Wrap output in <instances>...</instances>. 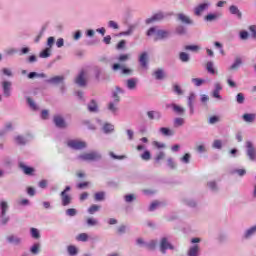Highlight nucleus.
<instances>
[{
  "instance_id": "1",
  "label": "nucleus",
  "mask_w": 256,
  "mask_h": 256,
  "mask_svg": "<svg viewBox=\"0 0 256 256\" xmlns=\"http://www.w3.org/2000/svg\"><path fill=\"white\" fill-rule=\"evenodd\" d=\"M79 159H82V161H99L101 154L97 152L84 153L79 156Z\"/></svg>"
},
{
  "instance_id": "2",
  "label": "nucleus",
  "mask_w": 256,
  "mask_h": 256,
  "mask_svg": "<svg viewBox=\"0 0 256 256\" xmlns=\"http://www.w3.org/2000/svg\"><path fill=\"white\" fill-rule=\"evenodd\" d=\"M68 147H70L71 149H85L87 147V144L83 141H79V140H69L67 142Z\"/></svg>"
},
{
  "instance_id": "3",
  "label": "nucleus",
  "mask_w": 256,
  "mask_h": 256,
  "mask_svg": "<svg viewBox=\"0 0 256 256\" xmlns=\"http://www.w3.org/2000/svg\"><path fill=\"white\" fill-rule=\"evenodd\" d=\"M167 249L173 250V244L169 243V240L167 238H162L160 241V251L165 255L167 253Z\"/></svg>"
},
{
  "instance_id": "4",
  "label": "nucleus",
  "mask_w": 256,
  "mask_h": 256,
  "mask_svg": "<svg viewBox=\"0 0 256 256\" xmlns=\"http://www.w3.org/2000/svg\"><path fill=\"white\" fill-rule=\"evenodd\" d=\"M246 147H247V155L250 161H256V151H255V147H253V143H251V141L246 142Z\"/></svg>"
},
{
  "instance_id": "5",
  "label": "nucleus",
  "mask_w": 256,
  "mask_h": 256,
  "mask_svg": "<svg viewBox=\"0 0 256 256\" xmlns=\"http://www.w3.org/2000/svg\"><path fill=\"white\" fill-rule=\"evenodd\" d=\"M76 85L79 87H85L87 85V79L85 78V70H81L79 75L75 79Z\"/></svg>"
},
{
  "instance_id": "6",
  "label": "nucleus",
  "mask_w": 256,
  "mask_h": 256,
  "mask_svg": "<svg viewBox=\"0 0 256 256\" xmlns=\"http://www.w3.org/2000/svg\"><path fill=\"white\" fill-rule=\"evenodd\" d=\"M18 167L23 171L24 175H33L35 173V168L27 166L25 162H19Z\"/></svg>"
},
{
  "instance_id": "7",
  "label": "nucleus",
  "mask_w": 256,
  "mask_h": 256,
  "mask_svg": "<svg viewBox=\"0 0 256 256\" xmlns=\"http://www.w3.org/2000/svg\"><path fill=\"white\" fill-rule=\"evenodd\" d=\"M2 89L5 97H11V82L4 81L2 82Z\"/></svg>"
},
{
  "instance_id": "8",
  "label": "nucleus",
  "mask_w": 256,
  "mask_h": 256,
  "mask_svg": "<svg viewBox=\"0 0 256 256\" xmlns=\"http://www.w3.org/2000/svg\"><path fill=\"white\" fill-rule=\"evenodd\" d=\"M54 123L56 127H59L60 129H65V127H67V124L65 123V119H63L59 115L54 116Z\"/></svg>"
},
{
  "instance_id": "9",
  "label": "nucleus",
  "mask_w": 256,
  "mask_h": 256,
  "mask_svg": "<svg viewBox=\"0 0 256 256\" xmlns=\"http://www.w3.org/2000/svg\"><path fill=\"white\" fill-rule=\"evenodd\" d=\"M164 15L161 12H158L156 14H154L151 18L146 19V23L147 25H149L150 23H155V21H161L164 19Z\"/></svg>"
},
{
  "instance_id": "10",
  "label": "nucleus",
  "mask_w": 256,
  "mask_h": 256,
  "mask_svg": "<svg viewBox=\"0 0 256 256\" xmlns=\"http://www.w3.org/2000/svg\"><path fill=\"white\" fill-rule=\"evenodd\" d=\"M169 37V32L165 30H158L155 34L154 41H159L161 39H167Z\"/></svg>"
},
{
  "instance_id": "11",
  "label": "nucleus",
  "mask_w": 256,
  "mask_h": 256,
  "mask_svg": "<svg viewBox=\"0 0 256 256\" xmlns=\"http://www.w3.org/2000/svg\"><path fill=\"white\" fill-rule=\"evenodd\" d=\"M243 121L245 123H255L256 114L255 113H245L242 115Z\"/></svg>"
},
{
  "instance_id": "12",
  "label": "nucleus",
  "mask_w": 256,
  "mask_h": 256,
  "mask_svg": "<svg viewBox=\"0 0 256 256\" xmlns=\"http://www.w3.org/2000/svg\"><path fill=\"white\" fill-rule=\"evenodd\" d=\"M61 199H62V205L63 207H67V205L71 204V196L65 193V191H62L61 194Z\"/></svg>"
},
{
  "instance_id": "13",
  "label": "nucleus",
  "mask_w": 256,
  "mask_h": 256,
  "mask_svg": "<svg viewBox=\"0 0 256 256\" xmlns=\"http://www.w3.org/2000/svg\"><path fill=\"white\" fill-rule=\"evenodd\" d=\"M206 9H209V3L199 4L195 8V15H197V16L201 15V13H203V11H205Z\"/></svg>"
},
{
  "instance_id": "14",
  "label": "nucleus",
  "mask_w": 256,
  "mask_h": 256,
  "mask_svg": "<svg viewBox=\"0 0 256 256\" xmlns=\"http://www.w3.org/2000/svg\"><path fill=\"white\" fill-rule=\"evenodd\" d=\"M147 115H148V119H150L151 121H153V119H156L157 121L161 119V112L159 111H148Z\"/></svg>"
},
{
  "instance_id": "15",
  "label": "nucleus",
  "mask_w": 256,
  "mask_h": 256,
  "mask_svg": "<svg viewBox=\"0 0 256 256\" xmlns=\"http://www.w3.org/2000/svg\"><path fill=\"white\" fill-rule=\"evenodd\" d=\"M193 101H195V94L190 93L188 96V106L190 108V115H193L195 113V109L193 108Z\"/></svg>"
},
{
  "instance_id": "16",
  "label": "nucleus",
  "mask_w": 256,
  "mask_h": 256,
  "mask_svg": "<svg viewBox=\"0 0 256 256\" xmlns=\"http://www.w3.org/2000/svg\"><path fill=\"white\" fill-rule=\"evenodd\" d=\"M178 19L179 21H181L182 23H185L186 25H191L193 23V21H191V18H189L183 13L178 14Z\"/></svg>"
},
{
  "instance_id": "17",
  "label": "nucleus",
  "mask_w": 256,
  "mask_h": 256,
  "mask_svg": "<svg viewBox=\"0 0 256 256\" xmlns=\"http://www.w3.org/2000/svg\"><path fill=\"white\" fill-rule=\"evenodd\" d=\"M170 107H172L173 111L177 113L178 115H183L185 113V108L177 105V104H171Z\"/></svg>"
},
{
  "instance_id": "18",
  "label": "nucleus",
  "mask_w": 256,
  "mask_h": 256,
  "mask_svg": "<svg viewBox=\"0 0 256 256\" xmlns=\"http://www.w3.org/2000/svg\"><path fill=\"white\" fill-rule=\"evenodd\" d=\"M188 256H199V245L192 246L188 251Z\"/></svg>"
},
{
  "instance_id": "19",
  "label": "nucleus",
  "mask_w": 256,
  "mask_h": 256,
  "mask_svg": "<svg viewBox=\"0 0 256 256\" xmlns=\"http://www.w3.org/2000/svg\"><path fill=\"white\" fill-rule=\"evenodd\" d=\"M229 11L232 15H237L238 19H241L242 14L241 11H239V8H237V6H230Z\"/></svg>"
},
{
  "instance_id": "20",
  "label": "nucleus",
  "mask_w": 256,
  "mask_h": 256,
  "mask_svg": "<svg viewBox=\"0 0 256 256\" xmlns=\"http://www.w3.org/2000/svg\"><path fill=\"white\" fill-rule=\"evenodd\" d=\"M242 63H243V61L241 60V57H237L235 59V62L230 66V69L232 71H235L236 69H239V67H241Z\"/></svg>"
},
{
  "instance_id": "21",
  "label": "nucleus",
  "mask_w": 256,
  "mask_h": 256,
  "mask_svg": "<svg viewBox=\"0 0 256 256\" xmlns=\"http://www.w3.org/2000/svg\"><path fill=\"white\" fill-rule=\"evenodd\" d=\"M0 209H1L2 217H5V215H7V209H9V205L7 204L6 201H2L0 203Z\"/></svg>"
},
{
  "instance_id": "22",
  "label": "nucleus",
  "mask_w": 256,
  "mask_h": 256,
  "mask_svg": "<svg viewBox=\"0 0 256 256\" xmlns=\"http://www.w3.org/2000/svg\"><path fill=\"white\" fill-rule=\"evenodd\" d=\"M128 89H135L137 87V79L131 78L126 81Z\"/></svg>"
},
{
  "instance_id": "23",
  "label": "nucleus",
  "mask_w": 256,
  "mask_h": 256,
  "mask_svg": "<svg viewBox=\"0 0 256 256\" xmlns=\"http://www.w3.org/2000/svg\"><path fill=\"white\" fill-rule=\"evenodd\" d=\"M88 110L90 111V113H97L98 106H97V102H95V100H92L90 102V104L88 105Z\"/></svg>"
},
{
  "instance_id": "24",
  "label": "nucleus",
  "mask_w": 256,
  "mask_h": 256,
  "mask_svg": "<svg viewBox=\"0 0 256 256\" xmlns=\"http://www.w3.org/2000/svg\"><path fill=\"white\" fill-rule=\"evenodd\" d=\"M139 61H140L141 67H147V53L146 52H144L140 55Z\"/></svg>"
},
{
  "instance_id": "25",
  "label": "nucleus",
  "mask_w": 256,
  "mask_h": 256,
  "mask_svg": "<svg viewBox=\"0 0 256 256\" xmlns=\"http://www.w3.org/2000/svg\"><path fill=\"white\" fill-rule=\"evenodd\" d=\"M206 70L211 75H215L216 71H215V68L213 67V62L209 61L206 63Z\"/></svg>"
},
{
  "instance_id": "26",
  "label": "nucleus",
  "mask_w": 256,
  "mask_h": 256,
  "mask_svg": "<svg viewBox=\"0 0 256 256\" xmlns=\"http://www.w3.org/2000/svg\"><path fill=\"white\" fill-rule=\"evenodd\" d=\"M101 209V206L93 204L89 209H88V213L90 215H94L95 213H97V211H99Z\"/></svg>"
},
{
  "instance_id": "27",
  "label": "nucleus",
  "mask_w": 256,
  "mask_h": 256,
  "mask_svg": "<svg viewBox=\"0 0 256 256\" xmlns=\"http://www.w3.org/2000/svg\"><path fill=\"white\" fill-rule=\"evenodd\" d=\"M15 142L17 143V145H26L27 140L25 139V137L19 135L15 137Z\"/></svg>"
},
{
  "instance_id": "28",
  "label": "nucleus",
  "mask_w": 256,
  "mask_h": 256,
  "mask_svg": "<svg viewBox=\"0 0 256 256\" xmlns=\"http://www.w3.org/2000/svg\"><path fill=\"white\" fill-rule=\"evenodd\" d=\"M65 78L63 76H55L48 80V83H61Z\"/></svg>"
},
{
  "instance_id": "29",
  "label": "nucleus",
  "mask_w": 256,
  "mask_h": 256,
  "mask_svg": "<svg viewBox=\"0 0 256 256\" xmlns=\"http://www.w3.org/2000/svg\"><path fill=\"white\" fill-rule=\"evenodd\" d=\"M160 133H162V135H165L166 137L174 135L173 131H171L169 128H165V127L160 128Z\"/></svg>"
},
{
  "instance_id": "30",
  "label": "nucleus",
  "mask_w": 256,
  "mask_h": 256,
  "mask_svg": "<svg viewBox=\"0 0 256 256\" xmlns=\"http://www.w3.org/2000/svg\"><path fill=\"white\" fill-rule=\"evenodd\" d=\"M140 157L143 161H149L151 160V152L149 150H145Z\"/></svg>"
},
{
  "instance_id": "31",
  "label": "nucleus",
  "mask_w": 256,
  "mask_h": 256,
  "mask_svg": "<svg viewBox=\"0 0 256 256\" xmlns=\"http://www.w3.org/2000/svg\"><path fill=\"white\" fill-rule=\"evenodd\" d=\"M179 59L180 61H182V63H187L189 61V54H187L186 52H181L179 54Z\"/></svg>"
},
{
  "instance_id": "32",
  "label": "nucleus",
  "mask_w": 256,
  "mask_h": 256,
  "mask_svg": "<svg viewBox=\"0 0 256 256\" xmlns=\"http://www.w3.org/2000/svg\"><path fill=\"white\" fill-rule=\"evenodd\" d=\"M67 250H68L69 255H71V256H75L78 253L77 247H75L73 245L68 246Z\"/></svg>"
},
{
  "instance_id": "33",
  "label": "nucleus",
  "mask_w": 256,
  "mask_h": 256,
  "mask_svg": "<svg viewBox=\"0 0 256 256\" xmlns=\"http://www.w3.org/2000/svg\"><path fill=\"white\" fill-rule=\"evenodd\" d=\"M154 75H155L156 79H158V80H161V79H163L165 77V73L163 72L162 69L156 70L154 72Z\"/></svg>"
},
{
  "instance_id": "34",
  "label": "nucleus",
  "mask_w": 256,
  "mask_h": 256,
  "mask_svg": "<svg viewBox=\"0 0 256 256\" xmlns=\"http://www.w3.org/2000/svg\"><path fill=\"white\" fill-rule=\"evenodd\" d=\"M116 91L117 92H114L113 97H114L115 103H119V101H121V98H119L118 93H123V91L119 87L116 88Z\"/></svg>"
},
{
  "instance_id": "35",
  "label": "nucleus",
  "mask_w": 256,
  "mask_h": 256,
  "mask_svg": "<svg viewBox=\"0 0 256 256\" xmlns=\"http://www.w3.org/2000/svg\"><path fill=\"white\" fill-rule=\"evenodd\" d=\"M95 201H103L105 199V192H98L94 195Z\"/></svg>"
},
{
  "instance_id": "36",
  "label": "nucleus",
  "mask_w": 256,
  "mask_h": 256,
  "mask_svg": "<svg viewBox=\"0 0 256 256\" xmlns=\"http://www.w3.org/2000/svg\"><path fill=\"white\" fill-rule=\"evenodd\" d=\"M199 49L200 48L197 45H187V46H185L186 51H193L195 53H197V51H199Z\"/></svg>"
},
{
  "instance_id": "37",
  "label": "nucleus",
  "mask_w": 256,
  "mask_h": 256,
  "mask_svg": "<svg viewBox=\"0 0 256 256\" xmlns=\"http://www.w3.org/2000/svg\"><path fill=\"white\" fill-rule=\"evenodd\" d=\"M146 247L149 251H155V248L157 247V242L155 240H152L146 245Z\"/></svg>"
},
{
  "instance_id": "38",
  "label": "nucleus",
  "mask_w": 256,
  "mask_h": 256,
  "mask_svg": "<svg viewBox=\"0 0 256 256\" xmlns=\"http://www.w3.org/2000/svg\"><path fill=\"white\" fill-rule=\"evenodd\" d=\"M129 57H130L129 54H121L118 57V61H119V63H125V61H129Z\"/></svg>"
},
{
  "instance_id": "39",
  "label": "nucleus",
  "mask_w": 256,
  "mask_h": 256,
  "mask_svg": "<svg viewBox=\"0 0 256 256\" xmlns=\"http://www.w3.org/2000/svg\"><path fill=\"white\" fill-rule=\"evenodd\" d=\"M77 241H87L89 239V235H87V233H81L77 236Z\"/></svg>"
},
{
  "instance_id": "40",
  "label": "nucleus",
  "mask_w": 256,
  "mask_h": 256,
  "mask_svg": "<svg viewBox=\"0 0 256 256\" xmlns=\"http://www.w3.org/2000/svg\"><path fill=\"white\" fill-rule=\"evenodd\" d=\"M192 83H194L196 85V87H201V85H203V83H205V80H203L201 78H193Z\"/></svg>"
},
{
  "instance_id": "41",
  "label": "nucleus",
  "mask_w": 256,
  "mask_h": 256,
  "mask_svg": "<svg viewBox=\"0 0 256 256\" xmlns=\"http://www.w3.org/2000/svg\"><path fill=\"white\" fill-rule=\"evenodd\" d=\"M31 236L34 239H39V237H41V234H39V230H37V228H31Z\"/></svg>"
},
{
  "instance_id": "42",
  "label": "nucleus",
  "mask_w": 256,
  "mask_h": 256,
  "mask_svg": "<svg viewBox=\"0 0 256 256\" xmlns=\"http://www.w3.org/2000/svg\"><path fill=\"white\" fill-rule=\"evenodd\" d=\"M236 101L237 103H239L240 105L245 103V96L243 95V93H238L236 96Z\"/></svg>"
},
{
  "instance_id": "43",
  "label": "nucleus",
  "mask_w": 256,
  "mask_h": 256,
  "mask_svg": "<svg viewBox=\"0 0 256 256\" xmlns=\"http://www.w3.org/2000/svg\"><path fill=\"white\" fill-rule=\"evenodd\" d=\"M66 215H68V217H75V215H77V210L74 208H69L66 210Z\"/></svg>"
},
{
  "instance_id": "44",
  "label": "nucleus",
  "mask_w": 256,
  "mask_h": 256,
  "mask_svg": "<svg viewBox=\"0 0 256 256\" xmlns=\"http://www.w3.org/2000/svg\"><path fill=\"white\" fill-rule=\"evenodd\" d=\"M51 53L49 52V48H46L40 53V57L42 59H47V57H50Z\"/></svg>"
},
{
  "instance_id": "45",
  "label": "nucleus",
  "mask_w": 256,
  "mask_h": 256,
  "mask_svg": "<svg viewBox=\"0 0 256 256\" xmlns=\"http://www.w3.org/2000/svg\"><path fill=\"white\" fill-rule=\"evenodd\" d=\"M115 129V127L111 124H105L103 127V130L105 131V133H111V131H113Z\"/></svg>"
},
{
  "instance_id": "46",
  "label": "nucleus",
  "mask_w": 256,
  "mask_h": 256,
  "mask_svg": "<svg viewBox=\"0 0 256 256\" xmlns=\"http://www.w3.org/2000/svg\"><path fill=\"white\" fill-rule=\"evenodd\" d=\"M185 123V120L183 118H176L174 120L175 127H181Z\"/></svg>"
},
{
  "instance_id": "47",
  "label": "nucleus",
  "mask_w": 256,
  "mask_h": 256,
  "mask_svg": "<svg viewBox=\"0 0 256 256\" xmlns=\"http://www.w3.org/2000/svg\"><path fill=\"white\" fill-rule=\"evenodd\" d=\"M173 91L178 95H181L183 93V90H181V86L178 84L173 85Z\"/></svg>"
},
{
  "instance_id": "48",
  "label": "nucleus",
  "mask_w": 256,
  "mask_h": 256,
  "mask_svg": "<svg viewBox=\"0 0 256 256\" xmlns=\"http://www.w3.org/2000/svg\"><path fill=\"white\" fill-rule=\"evenodd\" d=\"M208 123H209L210 125H215V123H219V116H211V117L209 118Z\"/></svg>"
},
{
  "instance_id": "49",
  "label": "nucleus",
  "mask_w": 256,
  "mask_h": 256,
  "mask_svg": "<svg viewBox=\"0 0 256 256\" xmlns=\"http://www.w3.org/2000/svg\"><path fill=\"white\" fill-rule=\"evenodd\" d=\"M108 109L109 111H111L112 113H115L116 111H118L117 105H115V103L110 102L108 104Z\"/></svg>"
},
{
  "instance_id": "50",
  "label": "nucleus",
  "mask_w": 256,
  "mask_h": 256,
  "mask_svg": "<svg viewBox=\"0 0 256 256\" xmlns=\"http://www.w3.org/2000/svg\"><path fill=\"white\" fill-rule=\"evenodd\" d=\"M7 240L9 241V243H21V239L15 237V236H9L7 238Z\"/></svg>"
},
{
  "instance_id": "51",
  "label": "nucleus",
  "mask_w": 256,
  "mask_h": 256,
  "mask_svg": "<svg viewBox=\"0 0 256 256\" xmlns=\"http://www.w3.org/2000/svg\"><path fill=\"white\" fill-rule=\"evenodd\" d=\"M31 253L33 255H37V253H39V244H34L32 247H31Z\"/></svg>"
},
{
  "instance_id": "52",
  "label": "nucleus",
  "mask_w": 256,
  "mask_h": 256,
  "mask_svg": "<svg viewBox=\"0 0 256 256\" xmlns=\"http://www.w3.org/2000/svg\"><path fill=\"white\" fill-rule=\"evenodd\" d=\"M249 31L251 32V37H253V39H256V26L255 25H251L249 27Z\"/></svg>"
},
{
  "instance_id": "53",
  "label": "nucleus",
  "mask_w": 256,
  "mask_h": 256,
  "mask_svg": "<svg viewBox=\"0 0 256 256\" xmlns=\"http://www.w3.org/2000/svg\"><path fill=\"white\" fill-rule=\"evenodd\" d=\"M217 19V14H208L205 16L206 21H215Z\"/></svg>"
},
{
  "instance_id": "54",
  "label": "nucleus",
  "mask_w": 256,
  "mask_h": 256,
  "mask_svg": "<svg viewBox=\"0 0 256 256\" xmlns=\"http://www.w3.org/2000/svg\"><path fill=\"white\" fill-rule=\"evenodd\" d=\"M191 159V154L186 153L182 158H181V162L182 163H189V160Z\"/></svg>"
},
{
  "instance_id": "55",
  "label": "nucleus",
  "mask_w": 256,
  "mask_h": 256,
  "mask_svg": "<svg viewBox=\"0 0 256 256\" xmlns=\"http://www.w3.org/2000/svg\"><path fill=\"white\" fill-rule=\"evenodd\" d=\"M160 203L158 201L152 202L150 207H149V211H155L157 209V207H159Z\"/></svg>"
},
{
  "instance_id": "56",
  "label": "nucleus",
  "mask_w": 256,
  "mask_h": 256,
  "mask_svg": "<svg viewBox=\"0 0 256 256\" xmlns=\"http://www.w3.org/2000/svg\"><path fill=\"white\" fill-rule=\"evenodd\" d=\"M27 103H28V105H30L31 109H33L34 111H35V109H37V105L35 104L33 99L27 98Z\"/></svg>"
},
{
  "instance_id": "57",
  "label": "nucleus",
  "mask_w": 256,
  "mask_h": 256,
  "mask_svg": "<svg viewBox=\"0 0 256 256\" xmlns=\"http://www.w3.org/2000/svg\"><path fill=\"white\" fill-rule=\"evenodd\" d=\"M161 159H165V152H159L155 158V161L159 163Z\"/></svg>"
},
{
  "instance_id": "58",
  "label": "nucleus",
  "mask_w": 256,
  "mask_h": 256,
  "mask_svg": "<svg viewBox=\"0 0 256 256\" xmlns=\"http://www.w3.org/2000/svg\"><path fill=\"white\" fill-rule=\"evenodd\" d=\"M223 146L221 140H215L213 143V147L214 149H221V147Z\"/></svg>"
},
{
  "instance_id": "59",
  "label": "nucleus",
  "mask_w": 256,
  "mask_h": 256,
  "mask_svg": "<svg viewBox=\"0 0 256 256\" xmlns=\"http://www.w3.org/2000/svg\"><path fill=\"white\" fill-rule=\"evenodd\" d=\"M87 225H89L90 227H93V226L97 225V220L93 219V218H88Z\"/></svg>"
},
{
  "instance_id": "60",
  "label": "nucleus",
  "mask_w": 256,
  "mask_h": 256,
  "mask_svg": "<svg viewBox=\"0 0 256 256\" xmlns=\"http://www.w3.org/2000/svg\"><path fill=\"white\" fill-rule=\"evenodd\" d=\"M154 147H156L157 149H165V144L158 142V141H154L153 142Z\"/></svg>"
},
{
  "instance_id": "61",
  "label": "nucleus",
  "mask_w": 256,
  "mask_h": 256,
  "mask_svg": "<svg viewBox=\"0 0 256 256\" xmlns=\"http://www.w3.org/2000/svg\"><path fill=\"white\" fill-rule=\"evenodd\" d=\"M86 187H89V182H82L77 184V189H86Z\"/></svg>"
},
{
  "instance_id": "62",
  "label": "nucleus",
  "mask_w": 256,
  "mask_h": 256,
  "mask_svg": "<svg viewBox=\"0 0 256 256\" xmlns=\"http://www.w3.org/2000/svg\"><path fill=\"white\" fill-rule=\"evenodd\" d=\"M126 41L125 40H121L117 46H116V49H125V45H126Z\"/></svg>"
},
{
  "instance_id": "63",
  "label": "nucleus",
  "mask_w": 256,
  "mask_h": 256,
  "mask_svg": "<svg viewBox=\"0 0 256 256\" xmlns=\"http://www.w3.org/2000/svg\"><path fill=\"white\" fill-rule=\"evenodd\" d=\"M134 199H135V196L133 194L125 196L126 203H131V201H133Z\"/></svg>"
},
{
  "instance_id": "64",
  "label": "nucleus",
  "mask_w": 256,
  "mask_h": 256,
  "mask_svg": "<svg viewBox=\"0 0 256 256\" xmlns=\"http://www.w3.org/2000/svg\"><path fill=\"white\" fill-rule=\"evenodd\" d=\"M41 118L42 119H49V111L48 110H42Z\"/></svg>"
}]
</instances>
